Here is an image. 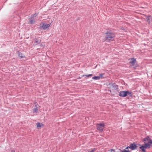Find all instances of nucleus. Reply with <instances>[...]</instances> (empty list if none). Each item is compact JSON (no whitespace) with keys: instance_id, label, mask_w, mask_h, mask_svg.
<instances>
[{"instance_id":"1","label":"nucleus","mask_w":152,"mask_h":152,"mask_svg":"<svg viewBox=\"0 0 152 152\" xmlns=\"http://www.w3.org/2000/svg\"><path fill=\"white\" fill-rule=\"evenodd\" d=\"M143 141H144V145H140V148L143 152H145V149L151 147V139L149 137H147L144 139Z\"/></svg>"},{"instance_id":"2","label":"nucleus","mask_w":152,"mask_h":152,"mask_svg":"<svg viewBox=\"0 0 152 152\" xmlns=\"http://www.w3.org/2000/svg\"><path fill=\"white\" fill-rule=\"evenodd\" d=\"M105 34H106V39L107 41L110 42V41L114 40L115 36L113 33L110 31H108Z\"/></svg>"},{"instance_id":"3","label":"nucleus","mask_w":152,"mask_h":152,"mask_svg":"<svg viewBox=\"0 0 152 152\" xmlns=\"http://www.w3.org/2000/svg\"><path fill=\"white\" fill-rule=\"evenodd\" d=\"M127 94H128L130 96H131L132 95V93L129 91H122L120 92L119 95L120 96L123 97L126 96Z\"/></svg>"},{"instance_id":"4","label":"nucleus","mask_w":152,"mask_h":152,"mask_svg":"<svg viewBox=\"0 0 152 152\" xmlns=\"http://www.w3.org/2000/svg\"><path fill=\"white\" fill-rule=\"evenodd\" d=\"M50 25V24H45L42 23L39 25L40 28L41 29L45 30L49 28Z\"/></svg>"},{"instance_id":"5","label":"nucleus","mask_w":152,"mask_h":152,"mask_svg":"<svg viewBox=\"0 0 152 152\" xmlns=\"http://www.w3.org/2000/svg\"><path fill=\"white\" fill-rule=\"evenodd\" d=\"M97 129L101 131L103 130L104 125V124H96Z\"/></svg>"},{"instance_id":"6","label":"nucleus","mask_w":152,"mask_h":152,"mask_svg":"<svg viewBox=\"0 0 152 152\" xmlns=\"http://www.w3.org/2000/svg\"><path fill=\"white\" fill-rule=\"evenodd\" d=\"M37 16V14H35L31 16V20L29 21V22L30 24H33L34 23V19H35Z\"/></svg>"},{"instance_id":"7","label":"nucleus","mask_w":152,"mask_h":152,"mask_svg":"<svg viewBox=\"0 0 152 152\" xmlns=\"http://www.w3.org/2000/svg\"><path fill=\"white\" fill-rule=\"evenodd\" d=\"M137 146L135 144L133 143L131 144L129 146V148H130L132 150H134L137 148Z\"/></svg>"},{"instance_id":"8","label":"nucleus","mask_w":152,"mask_h":152,"mask_svg":"<svg viewBox=\"0 0 152 152\" xmlns=\"http://www.w3.org/2000/svg\"><path fill=\"white\" fill-rule=\"evenodd\" d=\"M104 75L103 74L101 73L99 74V75L97 76H94L92 77V79L94 80H97L100 79Z\"/></svg>"},{"instance_id":"9","label":"nucleus","mask_w":152,"mask_h":152,"mask_svg":"<svg viewBox=\"0 0 152 152\" xmlns=\"http://www.w3.org/2000/svg\"><path fill=\"white\" fill-rule=\"evenodd\" d=\"M131 59L132 60V61L130 62V63L132 65H134L135 63L136 59L133 58H132Z\"/></svg>"},{"instance_id":"10","label":"nucleus","mask_w":152,"mask_h":152,"mask_svg":"<svg viewBox=\"0 0 152 152\" xmlns=\"http://www.w3.org/2000/svg\"><path fill=\"white\" fill-rule=\"evenodd\" d=\"M36 107L35 108H34L32 110V112L33 113H37L38 111V107L36 106Z\"/></svg>"},{"instance_id":"11","label":"nucleus","mask_w":152,"mask_h":152,"mask_svg":"<svg viewBox=\"0 0 152 152\" xmlns=\"http://www.w3.org/2000/svg\"><path fill=\"white\" fill-rule=\"evenodd\" d=\"M37 128H39L41 127L43 125V124L38 122L37 124Z\"/></svg>"},{"instance_id":"12","label":"nucleus","mask_w":152,"mask_h":152,"mask_svg":"<svg viewBox=\"0 0 152 152\" xmlns=\"http://www.w3.org/2000/svg\"><path fill=\"white\" fill-rule=\"evenodd\" d=\"M18 56L21 58H23L25 57L24 56H23L22 53L20 52L18 53Z\"/></svg>"},{"instance_id":"13","label":"nucleus","mask_w":152,"mask_h":152,"mask_svg":"<svg viewBox=\"0 0 152 152\" xmlns=\"http://www.w3.org/2000/svg\"><path fill=\"white\" fill-rule=\"evenodd\" d=\"M40 41L38 42V41L37 40V39H35V42H34V45H37L38 43H39Z\"/></svg>"},{"instance_id":"14","label":"nucleus","mask_w":152,"mask_h":152,"mask_svg":"<svg viewBox=\"0 0 152 152\" xmlns=\"http://www.w3.org/2000/svg\"><path fill=\"white\" fill-rule=\"evenodd\" d=\"M92 75V74H89L88 75H85V76L86 77H90V76H91Z\"/></svg>"},{"instance_id":"15","label":"nucleus","mask_w":152,"mask_h":152,"mask_svg":"<svg viewBox=\"0 0 152 152\" xmlns=\"http://www.w3.org/2000/svg\"><path fill=\"white\" fill-rule=\"evenodd\" d=\"M147 20L149 21V22H150V17H148L147 18Z\"/></svg>"},{"instance_id":"16","label":"nucleus","mask_w":152,"mask_h":152,"mask_svg":"<svg viewBox=\"0 0 152 152\" xmlns=\"http://www.w3.org/2000/svg\"><path fill=\"white\" fill-rule=\"evenodd\" d=\"M95 151V149H94L91 151H88V152H94Z\"/></svg>"},{"instance_id":"17","label":"nucleus","mask_w":152,"mask_h":152,"mask_svg":"<svg viewBox=\"0 0 152 152\" xmlns=\"http://www.w3.org/2000/svg\"><path fill=\"white\" fill-rule=\"evenodd\" d=\"M111 152L113 151V152H115V151H114L113 149H111L110 150Z\"/></svg>"},{"instance_id":"18","label":"nucleus","mask_w":152,"mask_h":152,"mask_svg":"<svg viewBox=\"0 0 152 152\" xmlns=\"http://www.w3.org/2000/svg\"><path fill=\"white\" fill-rule=\"evenodd\" d=\"M128 148H129V146H128L126 147V149H128Z\"/></svg>"},{"instance_id":"19","label":"nucleus","mask_w":152,"mask_h":152,"mask_svg":"<svg viewBox=\"0 0 152 152\" xmlns=\"http://www.w3.org/2000/svg\"><path fill=\"white\" fill-rule=\"evenodd\" d=\"M11 152H15V151H12Z\"/></svg>"},{"instance_id":"20","label":"nucleus","mask_w":152,"mask_h":152,"mask_svg":"<svg viewBox=\"0 0 152 152\" xmlns=\"http://www.w3.org/2000/svg\"><path fill=\"white\" fill-rule=\"evenodd\" d=\"M151 144H152V140H151Z\"/></svg>"},{"instance_id":"21","label":"nucleus","mask_w":152,"mask_h":152,"mask_svg":"<svg viewBox=\"0 0 152 152\" xmlns=\"http://www.w3.org/2000/svg\"><path fill=\"white\" fill-rule=\"evenodd\" d=\"M43 46V45H40V46Z\"/></svg>"},{"instance_id":"22","label":"nucleus","mask_w":152,"mask_h":152,"mask_svg":"<svg viewBox=\"0 0 152 152\" xmlns=\"http://www.w3.org/2000/svg\"><path fill=\"white\" fill-rule=\"evenodd\" d=\"M36 103H35V105H36Z\"/></svg>"}]
</instances>
